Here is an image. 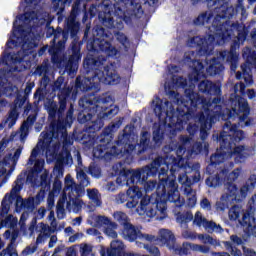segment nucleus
I'll return each mask as SVG.
<instances>
[{
  "label": "nucleus",
  "mask_w": 256,
  "mask_h": 256,
  "mask_svg": "<svg viewBox=\"0 0 256 256\" xmlns=\"http://www.w3.org/2000/svg\"><path fill=\"white\" fill-rule=\"evenodd\" d=\"M197 129H199L197 125L189 124L187 131L190 136L180 137V145L176 151L177 158L173 156H166V158L158 157L154 160L158 161L159 163V165H156V171L154 173L149 171L145 181L142 184L137 183V185H144L147 193H149V191H153V189L157 187V197L155 203H151V198H149V196L142 197L140 205L136 209L138 215L156 217L158 221H163V219H167V201L170 203H175L177 207L185 205V199L181 198V194L179 193V185H177V182H175V175H173V173H175L179 167H183L185 164L183 154L185 151H187V149H191V145L193 143V137L191 135H195ZM157 172H159L158 177L160 181L158 186L156 181L149 180L147 182L148 177L157 175Z\"/></svg>",
  "instance_id": "nucleus-1"
},
{
  "label": "nucleus",
  "mask_w": 256,
  "mask_h": 256,
  "mask_svg": "<svg viewBox=\"0 0 256 256\" xmlns=\"http://www.w3.org/2000/svg\"><path fill=\"white\" fill-rule=\"evenodd\" d=\"M193 73L190 76V89L185 90L187 95L186 101L181 99L179 93L173 90L172 86L169 83L164 84V88L166 93H168L170 99H174V103L177 105L176 112L173 109V104L169 103V101H161L159 98H155L152 101V105L154 107V113L158 116L159 121H162L164 125H167L170 129L171 135H177V131H181L183 129L184 123H186L185 119L189 120L191 117V109H189V104L195 107V94L193 93V87H195V83L199 81L204 76L203 64L199 61L192 62Z\"/></svg>",
  "instance_id": "nucleus-2"
},
{
  "label": "nucleus",
  "mask_w": 256,
  "mask_h": 256,
  "mask_svg": "<svg viewBox=\"0 0 256 256\" xmlns=\"http://www.w3.org/2000/svg\"><path fill=\"white\" fill-rule=\"evenodd\" d=\"M22 19L24 22L21 25L17 20L14 22V30L7 43L10 49L22 45V51L18 52V54L7 56V59H11V61H7L5 57L0 59V69L2 71L0 72V87H2V93L4 95H11V93L17 91V88L13 87V85L8 82L7 77H11L13 71H21L18 65H21L23 59L31 53V49L37 46V36H35L32 29L37 22L35 12H26ZM9 65H11L9 71H3V69Z\"/></svg>",
  "instance_id": "nucleus-3"
},
{
  "label": "nucleus",
  "mask_w": 256,
  "mask_h": 256,
  "mask_svg": "<svg viewBox=\"0 0 256 256\" xmlns=\"http://www.w3.org/2000/svg\"><path fill=\"white\" fill-rule=\"evenodd\" d=\"M208 7H214V13L216 17L212 22L211 31H214V35H209L208 38H201L196 36L188 41L189 47H200V51L203 53H209L213 49V43L217 41L218 45L225 44V0H207Z\"/></svg>",
  "instance_id": "nucleus-4"
},
{
  "label": "nucleus",
  "mask_w": 256,
  "mask_h": 256,
  "mask_svg": "<svg viewBox=\"0 0 256 256\" xmlns=\"http://www.w3.org/2000/svg\"><path fill=\"white\" fill-rule=\"evenodd\" d=\"M77 179L80 181V186L75 184L73 177L69 174L66 175L64 181L65 187L62 197H66V209L72 213H79L83 209V200L79 197L85 195L84 187H89L90 185L89 178H87V174L83 170L77 172Z\"/></svg>",
  "instance_id": "nucleus-5"
},
{
  "label": "nucleus",
  "mask_w": 256,
  "mask_h": 256,
  "mask_svg": "<svg viewBox=\"0 0 256 256\" xmlns=\"http://www.w3.org/2000/svg\"><path fill=\"white\" fill-rule=\"evenodd\" d=\"M41 136L42 138L38 142L37 147L32 150L31 156L29 158V164L33 165L34 163V169L33 172L28 175L27 181L33 182V177H35L37 173H41V171H43V165H45V160H35L37 159L39 149L46 153V157H49V155L55 157V155H57V149H59L60 147V144L55 142V140L53 139V137H55V133L42 132Z\"/></svg>",
  "instance_id": "nucleus-6"
},
{
  "label": "nucleus",
  "mask_w": 256,
  "mask_h": 256,
  "mask_svg": "<svg viewBox=\"0 0 256 256\" xmlns=\"http://www.w3.org/2000/svg\"><path fill=\"white\" fill-rule=\"evenodd\" d=\"M157 165H159V161H153L151 165L145 166L141 170H127L123 168L121 163L113 166V169L119 176L116 179L117 185H137V183L143 184L145 183V179L149 176L150 173H155L157 171Z\"/></svg>",
  "instance_id": "nucleus-7"
},
{
  "label": "nucleus",
  "mask_w": 256,
  "mask_h": 256,
  "mask_svg": "<svg viewBox=\"0 0 256 256\" xmlns=\"http://www.w3.org/2000/svg\"><path fill=\"white\" fill-rule=\"evenodd\" d=\"M22 185L23 177L18 176L10 194H6L2 201L0 217H5V215H9V213L11 212V207H13V201H15L14 207L16 213H21V211H30L31 207H33V199L29 198L23 200V198L19 196Z\"/></svg>",
  "instance_id": "nucleus-8"
},
{
  "label": "nucleus",
  "mask_w": 256,
  "mask_h": 256,
  "mask_svg": "<svg viewBox=\"0 0 256 256\" xmlns=\"http://www.w3.org/2000/svg\"><path fill=\"white\" fill-rule=\"evenodd\" d=\"M97 113L99 119H105V117H111L119 113V107L110 105L107 107L105 102H98L96 105L93 103H86L85 110L83 111L84 121H91L93 115Z\"/></svg>",
  "instance_id": "nucleus-9"
},
{
  "label": "nucleus",
  "mask_w": 256,
  "mask_h": 256,
  "mask_svg": "<svg viewBox=\"0 0 256 256\" xmlns=\"http://www.w3.org/2000/svg\"><path fill=\"white\" fill-rule=\"evenodd\" d=\"M243 59L246 63L241 65V72L236 73V79H244L246 85H253V76L251 75V69H256V54L254 50L249 47L243 50Z\"/></svg>",
  "instance_id": "nucleus-10"
},
{
  "label": "nucleus",
  "mask_w": 256,
  "mask_h": 256,
  "mask_svg": "<svg viewBox=\"0 0 256 256\" xmlns=\"http://www.w3.org/2000/svg\"><path fill=\"white\" fill-rule=\"evenodd\" d=\"M226 113H229L228 117L231 119L232 117H239V125L241 127H248L249 125V104L245 98H239L238 102H236L235 106L232 107V110H226Z\"/></svg>",
  "instance_id": "nucleus-11"
},
{
  "label": "nucleus",
  "mask_w": 256,
  "mask_h": 256,
  "mask_svg": "<svg viewBox=\"0 0 256 256\" xmlns=\"http://www.w3.org/2000/svg\"><path fill=\"white\" fill-rule=\"evenodd\" d=\"M226 35L232 39L234 47H239L245 41L247 32L245 31V26L234 23L226 28Z\"/></svg>",
  "instance_id": "nucleus-12"
},
{
  "label": "nucleus",
  "mask_w": 256,
  "mask_h": 256,
  "mask_svg": "<svg viewBox=\"0 0 256 256\" xmlns=\"http://www.w3.org/2000/svg\"><path fill=\"white\" fill-rule=\"evenodd\" d=\"M23 151L22 147H18L16 150H14V153L9 154L8 157L4 159L2 163H0V181H3L5 183V179H7V176H5V173H7V168L11 169V167H15L17 165V161H19V157H21V153Z\"/></svg>",
  "instance_id": "nucleus-13"
},
{
  "label": "nucleus",
  "mask_w": 256,
  "mask_h": 256,
  "mask_svg": "<svg viewBox=\"0 0 256 256\" xmlns=\"http://www.w3.org/2000/svg\"><path fill=\"white\" fill-rule=\"evenodd\" d=\"M123 237L126 241H135V239H141V241H155V236L141 234L139 229L135 228L131 223L124 226Z\"/></svg>",
  "instance_id": "nucleus-14"
},
{
  "label": "nucleus",
  "mask_w": 256,
  "mask_h": 256,
  "mask_svg": "<svg viewBox=\"0 0 256 256\" xmlns=\"http://www.w3.org/2000/svg\"><path fill=\"white\" fill-rule=\"evenodd\" d=\"M193 224L197 227H204L208 233H223V229L213 221H208L199 211L194 215Z\"/></svg>",
  "instance_id": "nucleus-15"
},
{
  "label": "nucleus",
  "mask_w": 256,
  "mask_h": 256,
  "mask_svg": "<svg viewBox=\"0 0 256 256\" xmlns=\"http://www.w3.org/2000/svg\"><path fill=\"white\" fill-rule=\"evenodd\" d=\"M24 103L25 101L19 98L15 100L14 106L12 107L8 117L6 118L4 123L0 125L1 128L8 127L9 129H11V127H13L15 123H17V119L19 117V110L23 107Z\"/></svg>",
  "instance_id": "nucleus-16"
},
{
  "label": "nucleus",
  "mask_w": 256,
  "mask_h": 256,
  "mask_svg": "<svg viewBox=\"0 0 256 256\" xmlns=\"http://www.w3.org/2000/svg\"><path fill=\"white\" fill-rule=\"evenodd\" d=\"M94 79H98L100 83H105V85H117L121 81V77L115 70L107 69H104V72H97Z\"/></svg>",
  "instance_id": "nucleus-17"
},
{
  "label": "nucleus",
  "mask_w": 256,
  "mask_h": 256,
  "mask_svg": "<svg viewBox=\"0 0 256 256\" xmlns=\"http://www.w3.org/2000/svg\"><path fill=\"white\" fill-rule=\"evenodd\" d=\"M71 165L73 163V158L71 157V153L69 151H64L58 158L57 163L53 170V175L56 179H61L63 177V164Z\"/></svg>",
  "instance_id": "nucleus-18"
},
{
  "label": "nucleus",
  "mask_w": 256,
  "mask_h": 256,
  "mask_svg": "<svg viewBox=\"0 0 256 256\" xmlns=\"http://www.w3.org/2000/svg\"><path fill=\"white\" fill-rule=\"evenodd\" d=\"M240 224L243 227L244 233L256 237V222L251 212L246 211L243 213V217L242 220H240Z\"/></svg>",
  "instance_id": "nucleus-19"
},
{
  "label": "nucleus",
  "mask_w": 256,
  "mask_h": 256,
  "mask_svg": "<svg viewBox=\"0 0 256 256\" xmlns=\"http://www.w3.org/2000/svg\"><path fill=\"white\" fill-rule=\"evenodd\" d=\"M128 202L126 207L128 209H133L139 205V200L143 198V192L137 186H132L127 190Z\"/></svg>",
  "instance_id": "nucleus-20"
},
{
  "label": "nucleus",
  "mask_w": 256,
  "mask_h": 256,
  "mask_svg": "<svg viewBox=\"0 0 256 256\" xmlns=\"http://www.w3.org/2000/svg\"><path fill=\"white\" fill-rule=\"evenodd\" d=\"M158 237L164 245L168 247V249H177L175 247V235L169 229H160L158 232Z\"/></svg>",
  "instance_id": "nucleus-21"
},
{
  "label": "nucleus",
  "mask_w": 256,
  "mask_h": 256,
  "mask_svg": "<svg viewBox=\"0 0 256 256\" xmlns=\"http://www.w3.org/2000/svg\"><path fill=\"white\" fill-rule=\"evenodd\" d=\"M88 223L91 224L92 227H107V225H110V227L117 229V224L111 222L106 216L92 215L88 218Z\"/></svg>",
  "instance_id": "nucleus-22"
},
{
  "label": "nucleus",
  "mask_w": 256,
  "mask_h": 256,
  "mask_svg": "<svg viewBox=\"0 0 256 256\" xmlns=\"http://www.w3.org/2000/svg\"><path fill=\"white\" fill-rule=\"evenodd\" d=\"M35 116H28L27 120L22 124L20 130L15 134V137H19L20 141H25L27 135L29 134V128L36 121Z\"/></svg>",
  "instance_id": "nucleus-23"
},
{
  "label": "nucleus",
  "mask_w": 256,
  "mask_h": 256,
  "mask_svg": "<svg viewBox=\"0 0 256 256\" xmlns=\"http://www.w3.org/2000/svg\"><path fill=\"white\" fill-rule=\"evenodd\" d=\"M198 88L199 91H202V93H209L210 95H219V93H221V88L208 80H203L199 84Z\"/></svg>",
  "instance_id": "nucleus-24"
},
{
  "label": "nucleus",
  "mask_w": 256,
  "mask_h": 256,
  "mask_svg": "<svg viewBox=\"0 0 256 256\" xmlns=\"http://www.w3.org/2000/svg\"><path fill=\"white\" fill-rule=\"evenodd\" d=\"M240 174H241V170L236 169L228 176V181L230 182L226 184V189L228 191L227 195H229L230 197H234V195H237V186L233 184V182L231 181H235V179H238Z\"/></svg>",
  "instance_id": "nucleus-25"
},
{
  "label": "nucleus",
  "mask_w": 256,
  "mask_h": 256,
  "mask_svg": "<svg viewBox=\"0 0 256 256\" xmlns=\"http://www.w3.org/2000/svg\"><path fill=\"white\" fill-rule=\"evenodd\" d=\"M233 155H238L239 157H247V148L245 146H237V144H229L226 148V157H233Z\"/></svg>",
  "instance_id": "nucleus-26"
},
{
  "label": "nucleus",
  "mask_w": 256,
  "mask_h": 256,
  "mask_svg": "<svg viewBox=\"0 0 256 256\" xmlns=\"http://www.w3.org/2000/svg\"><path fill=\"white\" fill-rule=\"evenodd\" d=\"M226 129L229 130L228 135L226 137H229V139L235 141V143H239V141H242L244 138L243 131L237 129V125L229 126V124L226 122Z\"/></svg>",
  "instance_id": "nucleus-27"
},
{
  "label": "nucleus",
  "mask_w": 256,
  "mask_h": 256,
  "mask_svg": "<svg viewBox=\"0 0 256 256\" xmlns=\"http://www.w3.org/2000/svg\"><path fill=\"white\" fill-rule=\"evenodd\" d=\"M256 185V175H251L246 183L240 189V198L245 199L247 193L253 191Z\"/></svg>",
  "instance_id": "nucleus-28"
},
{
  "label": "nucleus",
  "mask_w": 256,
  "mask_h": 256,
  "mask_svg": "<svg viewBox=\"0 0 256 256\" xmlns=\"http://www.w3.org/2000/svg\"><path fill=\"white\" fill-rule=\"evenodd\" d=\"M184 195L188 207H195L197 205V192L191 188V186L184 187Z\"/></svg>",
  "instance_id": "nucleus-29"
},
{
  "label": "nucleus",
  "mask_w": 256,
  "mask_h": 256,
  "mask_svg": "<svg viewBox=\"0 0 256 256\" xmlns=\"http://www.w3.org/2000/svg\"><path fill=\"white\" fill-rule=\"evenodd\" d=\"M122 2L126 5L130 12H127V15H134L135 17H139L143 10L141 9V4L133 2V0H122Z\"/></svg>",
  "instance_id": "nucleus-30"
},
{
  "label": "nucleus",
  "mask_w": 256,
  "mask_h": 256,
  "mask_svg": "<svg viewBox=\"0 0 256 256\" xmlns=\"http://www.w3.org/2000/svg\"><path fill=\"white\" fill-rule=\"evenodd\" d=\"M211 21H213V11L208 10L197 17L195 25H209Z\"/></svg>",
  "instance_id": "nucleus-31"
},
{
  "label": "nucleus",
  "mask_w": 256,
  "mask_h": 256,
  "mask_svg": "<svg viewBox=\"0 0 256 256\" xmlns=\"http://www.w3.org/2000/svg\"><path fill=\"white\" fill-rule=\"evenodd\" d=\"M87 197L90 199V201L96 205V207H101V194L99 193V190L93 188V189H87Z\"/></svg>",
  "instance_id": "nucleus-32"
},
{
  "label": "nucleus",
  "mask_w": 256,
  "mask_h": 256,
  "mask_svg": "<svg viewBox=\"0 0 256 256\" xmlns=\"http://www.w3.org/2000/svg\"><path fill=\"white\" fill-rule=\"evenodd\" d=\"M71 93V89L64 88L61 90L60 97V106L58 108V113H63L65 111V108L67 107V97H69V94Z\"/></svg>",
  "instance_id": "nucleus-33"
},
{
  "label": "nucleus",
  "mask_w": 256,
  "mask_h": 256,
  "mask_svg": "<svg viewBox=\"0 0 256 256\" xmlns=\"http://www.w3.org/2000/svg\"><path fill=\"white\" fill-rule=\"evenodd\" d=\"M99 48L109 55H117V49L111 46V43L105 39L100 40Z\"/></svg>",
  "instance_id": "nucleus-34"
},
{
  "label": "nucleus",
  "mask_w": 256,
  "mask_h": 256,
  "mask_svg": "<svg viewBox=\"0 0 256 256\" xmlns=\"http://www.w3.org/2000/svg\"><path fill=\"white\" fill-rule=\"evenodd\" d=\"M200 135L202 139H205L207 137V132L211 129V123L207 122L205 120V115L202 114L200 117Z\"/></svg>",
  "instance_id": "nucleus-35"
},
{
  "label": "nucleus",
  "mask_w": 256,
  "mask_h": 256,
  "mask_svg": "<svg viewBox=\"0 0 256 256\" xmlns=\"http://www.w3.org/2000/svg\"><path fill=\"white\" fill-rule=\"evenodd\" d=\"M221 71V63L219 58H215L210 62V66L207 68L208 75H217Z\"/></svg>",
  "instance_id": "nucleus-36"
},
{
  "label": "nucleus",
  "mask_w": 256,
  "mask_h": 256,
  "mask_svg": "<svg viewBox=\"0 0 256 256\" xmlns=\"http://www.w3.org/2000/svg\"><path fill=\"white\" fill-rule=\"evenodd\" d=\"M65 201H67L66 196H62L56 206L58 219H63L65 217Z\"/></svg>",
  "instance_id": "nucleus-37"
},
{
  "label": "nucleus",
  "mask_w": 256,
  "mask_h": 256,
  "mask_svg": "<svg viewBox=\"0 0 256 256\" xmlns=\"http://www.w3.org/2000/svg\"><path fill=\"white\" fill-rule=\"evenodd\" d=\"M113 217L115 221H118V223H120V225H123L124 227L125 225H129V217H127V214L123 212H115L113 214Z\"/></svg>",
  "instance_id": "nucleus-38"
},
{
  "label": "nucleus",
  "mask_w": 256,
  "mask_h": 256,
  "mask_svg": "<svg viewBox=\"0 0 256 256\" xmlns=\"http://www.w3.org/2000/svg\"><path fill=\"white\" fill-rule=\"evenodd\" d=\"M114 149H117L118 151H120V153H130V151H133L135 149V143H133V142L126 143L123 146V144H121V142H119L117 144V147Z\"/></svg>",
  "instance_id": "nucleus-39"
},
{
  "label": "nucleus",
  "mask_w": 256,
  "mask_h": 256,
  "mask_svg": "<svg viewBox=\"0 0 256 256\" xmlns=\"http://www.w3.org/2000/svg\"><path fill=\"white\" fill-rule=\"evenodd\" d=\"M2 227H15L17 225V218L9 214L4 220L1 221Z\"/></svg>",
  "instance_id": "nucleus-40"
},
{
  "label": "nucleus",
  "mask_w": 256,
  "mask_h": 256,
  "mask_svg": "<svg viewBox=\"0 0 256 256\" xmlns=\"http://www.w3.org/2000/svg\"><path fill=\"white\" fill-rule=\"evenodd\" d=\"M226 255L227 256H241V250L237 249V247L231 245V243L226 242Z\"/></svg>",
  "instance_id": "nucleus-41"
},
{
  "label": "nucleus",
  "mask_w": 256,
  "mask_h": 256,
  "mask_svg": "<svg viewBox=\"0 0 256 256\" xmlns=\"http://www.w3.org/2000/svg\"><path fill=\"white\" fill-rule=\"evenodd\" d=\"M37 231L40 232V235L38 236L36 243H41V236L42 235H49V226L45 225L44 223H40L36 227Z\"/></svg>",
  "instance_id": "nucleus-42"
},
{
  "label": "nucleus",
  "mask_w": 256,
  "mask_h": 256,
  "mask_svg": "<svg viewBox=\"0 0 256 256\" xmlns=\"http://www.w3.org/2000/svg\"><path fill=\"white\" fill-rule=\"evenodd\" d=\"M187 249L192 251H200V253H209V247L199 244H186Z\"/></svg>",
  "instance_id": "nucleus-43"
},
{
  "label": "nucleus",
  "mask_w": 256,
  "mask_h": 256,
  "mask_svg": "<svg viewBox=\"0 0 256 256\" xmlns=\"http://www.w3.org/2000/svg\"><path fill=\"white\" fill-rule=\"evenodd\" d=\"M81 61V54L79 51H74V53L71 55L68 65L72 67H77V64Z\"/></svg>",
  "instance_id": "nucleus-44"
},
{
  "label": "nucleus",
  "mask_w": 256,
  "mask_h": 256,
  "mask_svg": "<svg viewBox=\"0 0 256 256\" xmlns=\"http://www.w3.org/2000/svg\"><path fill=\"white\" fill-rule=\"evenodd\" d=\"M187 80L183 77L172 76V87H185Z\"/></svg>",
  "instance_id": "nucleus-45"
},
{
  "label": "nucleus",
  "mask_w": 256,
  "mask_h": 256,
  "mask_svg": "<svg viewBox=\"0 0 256 256\" xmlns=\"http://www.w3.org/2000/svg\"><path fill=\"white\" fill-rule=\"evenodd\" d=\"M241 213H243V210H241V208L239 206H234L229 211V217H230V219L235 221V220H237L239 215H241Z\"/></svg>",
  "instance_id": "nucleus-46"
},
{
  "label": "nucleus",
  "mask_w": 256,
  "mask_h": 256,
  "mask_svg": "<svg viewBox=\"0 0 256 256\" xmlns=\"http://www.w3.org/2000/svg\"><path fill=\"white\" fill-rule=\"evenodd\" d=\"M206 185H208V187H219V185H221V176L218 175L215 178H208Z\"/></svg>",
  "instance_id": "nucleus-47"
},
{
  "label": "nucleus",
  "mask_w": 256,
  "mask_h": 256,
  "mask_svg": "<svg viewBox=\"0 0 256 256\" xmlns=\"http://www.w3.org/2000/svg\"><path fill=\"white\" fill-rule=\"evenodd\" d=\"M65 47V41H59L56 47L50 49V53L53 55V59L59 55V51Z\"/></svg>",
  "instance_id": "nucleus-48"
},
{
  "label": "nucleus",
  "mask_w": 256,
  "mask_h": 256,
  "mask_svg": "<svg viewBox=\"0 0 256 256\" xmlns=\"http://www.w3.org/2000/svg\"><path fill=\"white\" fill-rule=\"evenodd\" d=\"M89 173L90 175H92V177H95L96 179H99V177H101V169L95 165H90Z\"/></svg>",
  "instance_id": "nucleus-49"
},
{
  "label": "nucleus",
  "mask_w": 256,
  "mask_h": 256,
  "mask_svg": "<svg viewBox=\"0 0 256 256\" xmlns=\"http://www.w3.org/2000/svg\"><path fill=\"white\" fill-rule=\"evenodd\" d=\"M115 229H117V228H114L111 225H107L106 229L104 230V233L108 237H112V239H115V237H117V232H115Z\"/></svg>",
  "instance_id": "nucleus-50"
},
{
  "label": "nucleus",
  "mask_w": 256,
  "mask_h": 256,
  "mask_svg": "<svg viewBox=\"0 0 256 256\" xmlns=\"http://www.w3.org/2000/svg\"><path fill=\"white\" fill-rule=\"evenodd\" d=\"M62 189V183L59 181V179H56L53 184V190L50 192L54 195H59Z\"/></svg>",
  "instance_id": "nucleus-51"
},
{
  "label": "nucleus",
  "mask_w": 256,
  "mask_h": 256,
  "mask_svg": "<svg viewBox=\"0 0 256 256\" xmlns=\"http://www.w3.org/2000/svg\"><path fill=\"white\" fill-rule=\"evenodd\" d=\"M57 103L56 102H51L48 106V113L50 117H55L57 115Z\"/></svg>",
  "instance_id": "nucleus-52"
},
{
  "label": "nucleus",
  "mask_w": 256,
  "mask_h": 256,
  "mask_svg": "<svg viewBox=\"0 0 256 256\" xmlns=\"http://www.w3.org/2000/svg\"><path fill=\"white\" fill-rule=\"evenodd\" d=\"M217 211H225V196L222 195L221 198L216 202Z\"/></svg>",
  "instance_id": "nucleus-53"
},
{
  "label": "nucleus",
  "mask_w": 256,
  "mask_h": 256,
  "mask_svg": "<svg viewBox=\"0 0 256 256\" xmlns=\"http://www.w3.org/2000/svg\"><path fill=\"white\" fill-rule=\"evenodd\" d=\"M182 223H189V221H193V213L186 212L182 216H180Z\"/></svg>",
  "instance_id": "nucleus-54"
},
{
  "label": "nucleus",
  "mask_w": 256,
  "mask_h": 256,
  "mask_svg": "<svg viewBox=\"0 0 256 256\" xmlns=\"http://www.w3.org/2000/svg\"><path fill=\"white\" fill-rule=\"evenodd\" d=\"M198 239L200 241H202V243H205V244H213V238H211V236L209 235H203V234H200L198 236Z\"/></svg>",
  "instance_id": "nucleus-55"
},
{
  "label": "nucleus",
  "mask_w": 256,
  "mask_h": 256,
  "mask_svg": "<svg viewBox=\"0 0 256 256\" xmlns=\"http://www.w3.org/2000/svg\"><path fill=\"white\" fill-rule=\"evenodd\" d=\"M200 207L205 211H211V202L207 198L202 199L200 202Z\"/></svg>",
  "instance_id": "nucleus-56"
},
{
  "label": "nucleus",
  "mask_w": 256,
  "mask_h": 256,
  "mask_svg": "<svg viewBox=\"0 0 256 256\" xmlns=\"http://www.w3.org/2000/svg\"><path fill=\"white\" fill-rule=\"evenodd\" d=\"M162 137L163 136H162L159 128L154 129V131H153V139H154L156 144H159V141H161Z\"/></svg>",
  "instance_id": "nucleus-57"
},
{
  "label": "nucleus",
  "mask_w": 256,
  "mask_h": 256,
  "mask_svg": "<svg viewBox=\"0 0 256 256\" xmlns=\"http://www.w3.org/2000/svg\"><path fill=\"white\" fill-rule=\"evenodd\" d=\"M148 140H149V133L142 132L141 139H140V145H142V147H145L147 145Z\"/></svg>",
  "instance_id": "nucleus-58"
},
{
  "label": "nucleus",
  "mask_w": 256,
  "mask_h": 256,
  "mask_svg": "<svg viewBox=\"0 0 256 256\" xmlns=\"http://www.w3.org/2000/svg\"><path fill=\"white\" fill-rule=\"evenodd\" d=\"M116 39L117 41H119V43H121L122 45H125V43H127V36H125V34L118 32L116 34Z\"/></svg>",
  "instance_id": "nucleus-59"
},
{
  "label": "nucleus",
  "mask_w": 256,
  "mask_h": 256,
  "mask_svg": "<svg viewBox=\"0 0 256 256\" xmlns=\"http://www.w3.org/2000/svg\"><path fill=\"white\" fill-rule=\"evenodd\" d=\"M234 91L235 93H241L243 95V93H245V84L243 83L235 84Z\"/></svg>",
  "instance_id": "nucleus-60"
},
{
  "label": "nucleus",
  "mask_w": 256,
  "mask_h": 256,
  "mask_svg": "<svg viewBox=\"0 0 256 256\" xmlns=\"http://www.w3.org/2000/svg\"><path fill=\"white\" fill-rule=\"evenodd\" d=\"M182 237H184V239H195V233L191 232L190 230H184L182 232Z\"/></svg>",
  "instance_id": "nucleus-61"
},
{
  "label": "nucleus",
  "mask_w": 256,
  "mask_h": 256,
  "mask_svg": "<svg viewBox=\"0 0 256 256\" xmlns=\"http://www.w3.org/2000/svg\"><path fill=\"white\" fill-rule=\"evenodd\" d=\"M91 251H92L91 245L84 244V245L82 246V256H87V255H89V253H91Z\"/></svg>",
  "instance_id": "nucleus-62"
},
{
  "label": "nucleus",
  "mask_w": 256,
  "mask_h": 256,
  "mask_svg": "<svg viewBox=\"0 0 256 256\" xmlns=\"http://www.w3.org/2000/svg\"><path fill=\"white\" fill-rule=\"evenodd\" d=\"M61 87H63V77H59L54 83V91L61 90Z\"/></svg>",
  "instance_id": "nucleus-63"
},
{
  "label": "nucleus",
  "mask_w": 256,
  "mask_h": 256,
  "mask_svg": "<svg viewBox=\"0 0 256 256\" xmlns=\"http://www.w3.org/2000/svg\"><path fill=\"white\" fill-rule=\"evenodd\" d=\"M125 201H127V196L125 195V193H120L117 195L116 197L117 203H125Z\"/></svg>",
  "instance_id": "nucleus-64"
}]
</instances>
